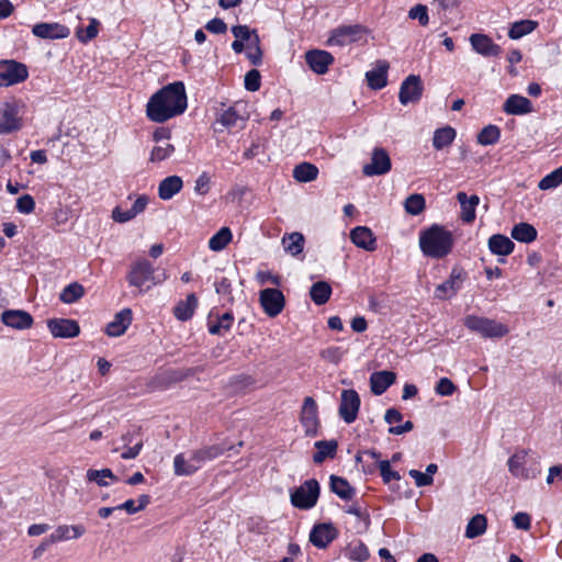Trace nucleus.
<instances>
[{"label": "nucleus", "instance_id": "1", "mask_svg": "<svg viewBox=\"0 0 562 562\" xmlns=\"http://www.w3.org/2000/svg\"><path fill=\"white\" fill-rule=\"evenodd\" d=\"M187 93L182 81L169 83L148 100L146 105L147 117L155 123H164L187 110Z\"/></svg>", "mask_w": 562, "mask_h": 562}, {"label": "nucleus", "instance_id": "2", "mask_svg": "<svg viewBox=\"0 0 562 562\" xmlns=\"http://www.w3.org/2000/svg\"><path fill=\"white\" fill-rule=\"evenodd\" d=\"M235 447L226 441L204 446L187 453H179L173 459L175 474L178 476H189L194 474L202 465L223 456L226 451L234 450Z\"/></svg>", "mask_w": 562, "mask_h": 562}, {"label": "nucleus", "instance_id": "3", "mask_svg": "<svg viewBox=\"0 0 562 562\" xmlns=\"http://www.w3.org/2000/svg\"><path fill=\"white\" fill-rule=\"evenodd\" d=\"M454 238L450 231L439 224L419 233V248L424 256L432 259L447 257L453 248Z\"/></svg>", "mask_w": 562, "mask_h": 562}, {"label": "nucleus", "instance_id": "4", "mask_svg": "<svg viewBox=\"0 0 562 562\" xmlns=\"http://www.w3.org/2000/svg\"><path fill=\"white\" fill-rule=\"evenodd\" d=\"M166 279V272L156 273V268L147 259H138L133 262L126 274L128 285L136 288L139 293L147 292L153 286L162 283Z\"/></svg>", "mask_w": 562, "mask_h": 562}, {"label": "nucleus", "instance_id": "5", "mask_svg": "<svg viewBox=\"0 0 562 562\" xmlns=\"http://www.w3.org/2000/svg\"><path fill=\"white\" fill-rule=\"evenodd\" d=\"M463 325L484 338H502L509 331L508 327L495 319L483 316L467 315Z\"/></svg>", "mask_w": 562, "mask_h": 562}, {"label": "nucleus", "instance_id": "6", "mask_svg": "<svg viewBox=\"0 0 562 562\" xmlns=\"http://www.w3.org/2000/svg\"><path fill=\"white\" fill-rule=\"evenodd\" d=\"M321 486L317 480L310 479L291 492V504L299 509L313 508L319 497Z\"/></svg>", "mask_w": 562, "mask_h": 562}, {"label": "nucleus", "instance_id": "7", "mask_svg": "<svg viewBox=\"0 0 562 562\" xmlns=\"http://www.w3.org/2000/svg\"><path fill=\"white\" fill-rule=\"evenodd\" d=\"M22 126L19 102L14 99L3 102L0 106V135L18 132Z\"/></svg>", "mask_w": 562, "mask_h": 562}, {"label": "nucleus", "instance_id": "8", "mask_svg": "<svg viewBox=\"0 0 562 562\" xmlns=\"http://www.w3.org/2000/svg\"><path fill=\"white\" fill-rule=\"evenodd\" d=\"M29 77L27 67L16 60L0 61V87L20 83Z\"/></svg>", "mask_w": 562, "mask_h": 562}, {"label": "nucleus", "instance_id": "9", "mask_svg": "<svg viewBox=\"0 0 562 562\" xmlns=\"http://www.w3.org/2000/svg\"><path fill=\"white\" fill-rule=\"evenodd\" d=\"M361 400L358 392L353 389L342 390L340 394V403L338 415L346 424H352L360 409Z\"/></svg>", "mask_w": 562, "mask_h": 562}, {"label": "nucleus", "instance_id": "10", "mask_svg": "<svg viewBox=\"0 0 562 562\" xmlns=\"http://www.w3.org/2000/svg\"><path fill=\"white\" fill-rule=\"evenodd\" d=\"M300 422L304 428L306 437H316L321 422L318 418V406L315 400L311 396L304 398Z\"/></svg>", "mask_w": 562, "mask_h": 562}, {"label": "nucleus", "instance_id": "11", "mask_svg": "<svg viewBox=\"0 0 562 562\" xmlns=\"http://www.w3.org/2000/svg\"><path fill=\"white\" fill-rule=\"evenodd\" d=\"M259 301L263 312L270 316H278L284 308L285 297L279 289L267 288L260 291Z\"/></svg>", "mask_w": 562, "mask_h": 562}, {"label": "nucleus", "instance_id": "12", "mask_svg": "<svg viewBox=\"0 0 562 562\" xmlns=\"http://www.w3.org/2000/svg\"><path fill=\"white\" fill-rule=\"evenodd\" d=\"M424 87L419 76L409 75L401 83L398 100L401 104L417 103L423 95Z\"/></svg>", "mask_w": 562, "mask_h": 562}, {"label": "nucleus", "instance_id": "13", "mask_svg": "<svg viewBox=\"0 0 562 562\" xmlns=\"http://www.w3.org/2000/svg\"><path fill=\"white\" fill-rule=\"evenodd\" d=\"M392 168V161L387 151L382 147H375L371 154V161L363 166L362 172L367 177L382 176Z\"/></svg>", "mask_w": 562, "mask_h": 562}, {"label": "nucleus", "instance_id": "14", "mask_svg": "<svg viewBox=\"0 0 562 562\" xmlns=\"http://www.w3.org/2000/svg\"><path fill=\"white\" fill-rule=\"evenodd\" d=\"M363 32L364 27L360 24L340 25L330 32L327 43L330 46H346L358 41Z\"/></svg>", "mask_w": 562, "mask_h": 562}, {"label": "nucleus", "instance_id": "15", "mask_svg": "<svg viewBox=\"0 0 562 562\" xmlns=\"http://www.w3.org/2000/svg\"><path fill=\"white\" fill-rule=\"evenodd\" d=\"M338 533L333 522L316 524L310 532V541L318 549H326L338 537Z\"/></svg>", "mask_w": 562, "mask_h": 562}, {"label": "nucleus", "instance_id": "16", "mask_svg": "<svg viewBox=\"0 0 562 562\" xmlns=\"http://www.w3.org/2000/svg\"><path fill=\"white\" fill-rule=\"evenodd\" d=\"M464 274L463 269L453 267L449 279L437 285L435 296L439 300H447L454 296L462 286Z\"/></svg>", "mask_w": 562, "mask_h": 562}, {"label": "nucleus", "instance_id": "17", "mask_svg": "<svg viewBox=\"0 0 562 562\" xmlns=\"http://www.w3.org/2000/svg\"><path fill=\"white\" fill-rule=\"evenodd\" d=\"M50 334L56 338H75L80 334L77 321L70 318H52L47 321Z\"/></svg>", "mask_w": 562, "mask_h": 562}, {"label": "nucleus", "instance_id": "18", "mask_svg": "<svg viewBox=\"0 0 562 562\" xmlns=\"http://www.w3.org/2000/svg\"><path fill=\"white\" fill-rule=\"evenodd\" d=\"M334 60V56L327 50L311 49L305 53L306 64L317 75H325Z\"/></svg>", "mask_w": 562, "mask_h": 562}, {"label": "nucleus", "instance_id": "19", "mask_svg": "<svg viewBox=\"0 0 562 562\" xmlns=\"http://www.w3.org/2000/svg\"><path fill=\"white\" fill-rule=\"evenodd\" d=\"M470 43L472 48L484 57H497L502 53V47L485 34H472L470 36Z\"/></svg>", "mask_w": 562, "mask_h": 562}, {"label": "nucleus", "instance_id": "20", "mask_svg": "<svg viewBox=\"0 0 562 562\" xmlns=\"http://www.w3.org/2000/svg\"><path fill=\"white\" fill-rule=\"evenodd\" d=\"M2 323L18 330L32 327L34 319L32 315L23 310H7L1 314Z\"/></svg>", "mask_w": 562, "mask_h": 562}, {"label": "nucleus", "instance_id": "21", "mask_svg": "<svg viewBox=\"0 0 562 562\" xmlns=\"http://www.w3.org/2000/svg\"><path fill=\"white\" fill-rule=\"evenodd\" d=\"M32 33L40 38L61 40L70 34V30L59 23H37L33 26Z\"/></svg>", "mask_w": 562, "mask_h": 562}, {"label": "nucleus", "instance_id": "22", "mask_svg": "<svg viewBox=\"0 0 562 562\" xmlns=\"http://www.w3.org/2000/svg\"><path fill=\"white\" fill-rule=\"evenodd\" d=\"M132 319V310L123 308L116 313L113 321L106 325L105 334L110 337L122 336L131 325Z\"/></svg>", "mask_w": 562, "mask_h": 562}, {"label": "nucleus", "instance_id": "23", "mask_svg": "<svg viewBox=\"0 0 562 562\" xmlns=\"http://www.w3.org/2000/svg\"><path fill=\"white\" fill-rule=\"evenodd\" d=\"M351 241L359 248L367 251L376 249V238L372 231L367 226H357L350 232Z\"/></svg>", "mask_w": 562, "mask_h": 562}, {"label": "nucleus", "instance_id": "24", "mask_svg": "<svg viewBox=\"0 0 562 562\" xmlns=\"http://www.w3.org/2000/svg\"><path fill=\"white\" fill-rule=\"evenodd\" d=\"M457 200L461 209L460 218L464 223H472L476 216L475 210L480 203V198L476 194L468 196L465 192H458Z\"/></svg>", "mask_w": 562, "mask_h": 562}, {"label": "nucleus", "instance_id": "25", "mask_svg": "<svg viewBox=\"0 0 562 562\" xmlns=\"http://www.w3.org/2000/svg\"><path fill=\"white\" fill-rule=\"evenodd\" d=\"M503 111L510 115L528 114L532 112V103L526 97L512 94L506 99Z\"/></svg>", "mask_w": 562, "mask_h": 562}, {"label": "nucleus", "instance_id": "26", "mask_svg": "<svg viewBox=\"0 0 562 562\" xmlns=\"http://www.w3.org/2000/svg\"><path fill=\"white\" fill-rule=\"evenodd\" d=\"M387 70L389 63L386 60H379L376 66L366 74L368 86L373 90L384 88L387 85Z\"/></svg>", "mask_w": 562, "mask_h": 562}, {"label": "nucleus", "instance_id": "27", "mask_svg": "<svg viewBox=\"0 0 562 562\" xmlns=\"http://www.w3.org/2000/svg\"><path fill=\"white\" fill-rule=\"evenodd\" d=\"M526 457L527 451L520 450L514 453L507 461L508 470L510 474L518 479L528 480L530 477H535L536 473H531L528 469H526Z\"/></svg>", "mask_w": 562, "mask_h": 562}, {"label": "nucleus", "instance_id": "28", "mask_svg": "<svg viewBox=\"0 0 562 562\" xmlns=\"http://www.w3.org/2000/svg\"><path fill=\"white\" fill-rule=\"evenodd\" d=\"M396 380L392 371L383 370L373 372L370 376V387L374 395L383 394Z\"/></svg>", "mask_w": 562, "mask_h": 562}, {"label": "nucleus", "instance_id": "29", "mask_svg": "<svg viewBox=\"0 0 562 562\" xmlns=\"http://www.w3.org/2000/svg\"><path fill=\"white\" fill-rule=\"evenodd\" d=\"M214 312H210L207 316V328L211 335H222L223 331H228L234 322V315L232 312H226L223 315H216V319L213 321Z\"/></svg>", "mask_w": 562, "mask_h": 562}, {"label": "nucleus", "instance_id": "30", "mask_svg": "<svg viewBox=\"0 0 562 562\" xmlns=\"http://www.w3.org/2000/svg\"><path fill=\"white\" fill-rule=\"evenodd\" d=\"M329 488L344 501H350L356 495V488L345 477L335 474L329 476Z\"/></svg>", "mask_w": 562, "mask_h": 562}, {"label": "nucleus", "instance_id": "31", "mask_svg": "<svg viewBox=\"0 0 562 562\" xmlns=\"http://www.w3.org/2000/svg\"><path fill=\"white\" fill-rule=\"evenodd\" d=\"M514 241L502 234H494L488 238V249L493 255L508 256L514 251Z\"/></svg>", "mask_w": 562, "mask_h": 562}, {"label": "nucleus", "instance_id": "32", "mask_svg": "<svg viewBox=\"0 0 562 562\" xmlns=\"http://www.w3.org/2000/svg\"><path fill=\"white\" fill-rule=\"evenodd\" d=\"M196 307L198 297L194 293H190L184 301L178 302L173 308V315L177 319L186 322L192 318Z\"/></svg>", "mask_w": 562, "mask_h": 562}, {"label": "nucleus", "instance_id": "33", "mask_svg": "<svg viewBox=\"0 0 562 562\" xmlns=\"http://www.w3.org/2000/svg\"><path fill=\"white\" fill-rule=\"evenodd\" d=\"M86 532V528L82 525H60L58 526L53 533H50V541L59 542L66 541L70 539H78L83 536Z\"/></svg>", "mask_w": 562, "mask_h": 562}, {"label": "nucleus", "instance_id": "34", "mask_svg": "<svg viewBox=\"0 0 562 562\" xmlns=\"http://www.w3.org/2000/svg\"><path fill=\"white\" fill-rule=\"evenodd\" d=\"M316 452L313 454V461L316 464L323 463L327 458L334 459L337 453L338 443L336 440H318L314 443Z\"/></svg>", "mask_w": 562, "mask_h": 562}, {"label": "nucleus", "instance_id": "35", "mask_svg": "<svg viewBox=\"0 0 562 562\" xmlns=\"http://www.w3.org/2000/svg\"><path fill=\"white\" fill-rule=\"evenodd\" d=\"M183 182L179 176L165 178L158 187V195L161 200H170L182 189Z\"/></svg>", "mask_w": 562, "mask_h": 562}, {"label": "nucleus", "instance_id": "36", "mask_svg": "<svg viewBox=\"0 0 562 562\" xmlns=\"http://www.w3.org/2000/svg\"><path fill=\"white\" fill-rule=\"evenodd\" d=\"M510 236L519 243L530 244L537 239L538 232L531 224L521 222L513 226Z\"/></svg>", "mask_w": 562, "mask_h": 562}, {"label": "nucleus", "instance_id": "37", "mask_svg": "<svg viewBox=\"0 0 562 562\" xmlns=\"http://www.w3.org/2000/svg\"><path fill=\"white\" fill-rule=\"evenodd\" d=\"M456 136H457L456 130L449 125L437 128L434 132L432 146L437 150H441V149L450 146L453 143Z\"/></svg>", "mask_w": 562, "mask_h": 562}, {"label": "nucleus", "instance_id": "38", "mask_svg": "<svg viewBox=\"0 0 562 562\" xmlns=\"http://www.w3.org/2000/svg\"><path fill=\"white\" fill-rule=\"evenodd\" d=\"M331 295V286L326 281H317L313 283V285L310 289V296L311 300L316 305H324L326 304Z\"/></svg>", "mask_w": 562, "mask_h": 562}, {"label": "nucleus", "instance_id": "39", "mask_svg": "<svg viewBox=\"0 0 562 562\" xmlns=\"http://www.w3.org/2000/svg\"><path fill=\"white\" fill-rule=\"evenodd\" d=\"M304 243V236L302 233L299 232L285 234L282 238L284 250L291 254L292 256H297L303 251Z\"/></svg>", "mask_w": 562, "mask_h": 562}, {"label": "nucleus", "instance_id": "40", "mask_svg": "<svg viewBox=\"0 0 562 562\" xmlns=\"http://www.w3.org/2000/svg\"><path fill=\"white\" fill-rule=\"evenodd\" d=\"M318 176V168L311 162H301L293 169V178L299 182H311Z\"/></svg>", "mask_w": 562, "mask_h": 562}, {"label": "nucleus", "instance_id": "41", "mask_svg": "<svg viewBox=\"0 0 562 562\" xmlns=\"http://www.w3.org/2000/svg\"><path fill=\"white\" fill-rule=\"evenodd\" d=\"M85 293V288L80 283L71 282L63 289L59 294V300L65 304H74L79 301Z\"/></svg>", "mask_w": 562, "mask_h": 562}, {"label": "nucleus", "instance_id": "42", "mask_svg": "<svg viewBox=\"0 0 562 562\" xmlns=\"http://www.w3.org/2000/svg\"><path fill=\"white\" fill-rule=\"evenodd\" d=\"M486 517L482 514H476L469 520L467 525L465 537L468 539H474L479 536H482L486 530Z\"/></svg>", "mask_w": 562, "mask_h": 562}, {"label": "nucleus", "instance_id": "43", "mask_svg": "<svg viewBox=\"0 0 562 562\" xmlns=\"http://www.w3.org/2000/svg\"><path fill=\"white\" fill-rule=\"evenodd\" d=\"M232 232L228 227H222L209 239V248L213 251L223 250L232 240Z\"/></svg>", "mask_w": 562, "mask_h": 562}, {"label": "nucleus", "instance_id": "44", "mask_svg": "<svg viewBox=\"0 0 562 562\" xmlns=\"http://www.w3.org/2000/svg\"><path fill=\"white\" fill-rule=\"evenodd\" d=\"M538 26V22L532 20H520L513 23L509 29L508 36L512 40L521 38L525 35L530 34Z\"/></svg>", "mask_w": 562, "mask_h": 562}, {"label": "nucleus", "instance_id": "45", "mask_svg": "<svg viewBox=\"0 0 562 562\" xmlns=\"http://www.w3.org/2000/svg\"><path fill=\"white\" fill-rule=\"evenodd\" d=\"M501 138V130L498 126L490 124L481 130L477 135V143L483 146L494 145Z\"/></svg>", "mask_w": 562, "mask_h": 562}, {"label": "nucleus", "instance_id": "46", "mask_svg": "<svg viewBox=\"0 0 562 562\" xmlns=\"http://www.w3.org/2000/svg\"><path fill=\"white\" fill-rule=\"evenodd\" d=\"M404 206L408 214L419 215L426 207V201L424 195L414 193L406 198Z\"/></svg>", "mask_w": 562, "mask_h": 562}, {"label": "nucleus", "instance_id": "47", "mask_svg": "<svg viewBox=\"0 0 562 562\" xmlns=\"http://www.w3.org/2000/svg\"><path fill=\"white\" fill-rule=\"evenodd\" d=\"M562 183V166L544 176L538 183L540 190H550Z\"/></svg>", "mask_w": 562, "mask_h": 562}, {"label": "nucleus", "instance_id": "48", "mask_svg": "<svg viewBox=\"0 0 562 562\" xmlns=\"http://www.w3.org/2000/svg\"><path fill=\"white\" fill-rule=\"evenodd\" d=\"M217 122H220L226 128H233L238 126V122L244 123L245 120L237 113L235 108H228L227 110L223 111V113L217 119Z\"/></svg>", "mask_w": 562, "mask_h": 562}, {"label": "nucleus", "instance_id": "49", "mask_svg": "<svg viewBox=\"0 0 562 562\" xmlns=\"http://www.w3.org/2000/svg\"><path fill=\"white\" fill-rule=\"evenodd\" d=\"M232 33L236 40L248 43V48L252 47L254 36L257 34L256 30H251L248 25H234L232 27Z\"/></svg>", "mask_w": 562, "mask_h": 562}, {"label": "nucleus", "instance_id": "50", "mask_svg": "<svg viewBox=\"0 0 562 562\" xmlns=\"http://www.w3.org/2000/svg\"><path fill=\"white\" fill-rule=\"evenodd\" d=\"M99 24H100V22L97 19L92 18L90 20L89 25L86 29L78 27L77 33H76L78 40L81 43L86 44V43L90 42L91 40H93L94 37H97Z\"/></svg>", "mask_w": 562, "mask_h": 562}, {"label": "nucleus", "instance_id": "51", "mask_svg": "<svg viewBox=\"0 0 562 562\" xmlns=\"http://www.w3.org/2000/svg\"><path fill=\"white\" fill-rule=\"evenodd\" d=\"M378 467L384 484H389L392 480H401L400 473L391 469V461L380 460Z\"/></svg>", "mask_w": 562, "mask_h": 562}, {"label": "nucleus", "instance_id": "52", "mask_svg": "<svg viewBox=\"0 0 562 562\" xmlns=\"http://www.w3.org/2000/svg\"><path fill=\"white\" fill-rule=\"evenodd\" d=\"M370 553L368 547L363 542H358L349 548L348 558L352 561L364 562L369 559Z\"/></svg>", "mask_w": 562, "mask_h": 562}, {"label": "nucleus", "instance_id": "53", "mask_svg": "<svg viewBox=\"0 0 562 562\" xmlns=\"http://www.w3.org/2000/svg\"><path fill=\"white\" fill-rule=\"evenodd\" d=\"M175 151V146L172 144H167L166 146H155L150 153L149 160L153 162L162 161L171 156Z\"/></svg>", "mask_w": 562, "mask_h": 562}, {"label": "nucleus", "instance_id": "54", "mask_svg": "<svg viewBox=\"0 0 562 562\" xmlns=\"http://www.w3.org/2000/svg\"><path fill=\"white\" fill-rule=\"evenodd\" d=\"M245 89L250 92L258 91L261 86V75L257 69H251L245 75Z\"/></svg>", "mask_w": 562, "mask_h": 562}, {"label": "nucleus", "instance_id": "55", "mask_svg": "<svg viewBox=\"0 0 562 562\" xmlns=\"http://www.w3.org/2000/svg\"><path fill=\"white\" fill-rule=\"evenodd\" d=\"M249 49L250 50L246 54L247 58L254 66H260L262 64V50L258 34H255L252 47Z\"/></svg>", "mask_w": 562, "mask_h": 562}, {"label": "nucleus", "instance_id": "56", "mask_svg": "<svg viewBox=\"0 0 562 562\" xmlns=\"http://www.w3.org/2000/svg\"><path fill=\"white\" fill-rule=\"evenodd\" d=\"M408 16L411 19L418 20L419 24L423 25V26H426L428 24V22H429L428 9L424 4H416V5H414L409 10Z\"/></svg>", "mask_w": 562, "mask_h": 562}, {"label": "nucleus", "instance_id": "57", "mask_svg": "<svg viewBox=\"0 0 562 562\" xmlns=\"http://www.w3.org/2000/svg\"><path fill=\"white\" fill-rule=\"evenodd\" d=\"M15 207L22 214H30L35 209V201L32 195L24 194L16 200Z\"/></svg>", "mask_w": 562, "mask_h": 562}, {"label": "nucleus", "instance_id": "58", "mask_svg": "<svg viewBox=\"0 0 562 562\" xmlns=\"http://www.w3.org/2000/svg\"><path fill=\"white\" fill-rule=\"evenodd\" d=\"M456 390H457L456 385L448 378H441L437 382L436 387H435L436 393L441 396H450L454 393Z\"/></svg>", "mask_w": 562, "mask_h": 562}, {"label": "nucleus", "instance_id": "59", "mask_svg": "<svg viewBox=\"0 0 562 562\" xmlns=\"http://www.w3.org/2000/svg\"><path fill=\"white\" fill-rule=\"evenodd\" d=\"M211 178L207 172L203 171L195 180L194 191L200 195H205L210 191Z\"/></svg>", "mask_w": 562, "mask_h": 562}, {"label": "nucleus", "instance_id": "60", "mask_svg": "<svg viewBox=\"0 0 562 562\" xmlns=\"http://www.w3.org/2000/svg\"><path fill=\"white\" fill-rule=\"evenodd\" d=\"M408 475L415 480L417 487H424L434 483L432 476L427 475L418 470L412 469L408 471Z\"/></svg>", "mask_w": 562, "mask_h": 562}, {"label": "nucleus", "instance_id": "61", "mask_svg": "<svg viewBox=\"0 0 562 562\" xmlns=\"http://www.w3.org/2000/svg\"><path fill=\"white\" fill-rule=\"evenodd\" d=\"M513 524L517 529L527 531L531 527V517L527 513L519 512L514 515Z\"/></svg>", "mask_w": 562, "mask_h": 562}, {"label": "nucleus", "instance_id": "62", "mask_svg": "<svg viewBox=\"0 0 562 562\" xmlns=\"http://www.w3.org/2000/svg\"><path fill=\"white\" fill-rule=\"evenodd\" d=\"M342 351L339 347H328L321 351V357L331 363H338L341 359Z\"/></svg>", "mask_w": 562, "mask_h": 562}, {"label": "nucleus", "instance_id": "63", "mask_svg": "<svg viewBox=\"0 0 562 562\" xmlns=\"http://www.w3.org/2000/svg\"><path fill=\"white\" fill-rule=\"evenodd\" d=\"M97 477L110 479L113 482L117 481V476L112 472L111 469H101V470L89 469L87 471V480H95Z\"/></svg>", "mask_w": 562, "mask_h": 562}, {"label": "nucleus", "instance_id": "64", "mask_svg": "<svg viewBox=\"0 0 562 562\" xmlns=\"http://www.w3.org/2000/svg\"><path fill=\"white\" fill-rule=\"evenodd\" d=\"M204 27L213 34H224L227 31L226 23L220 18L210 20Z\"/></svg>", "mask_w": 562, "mask_h": 562}]
</instances>
